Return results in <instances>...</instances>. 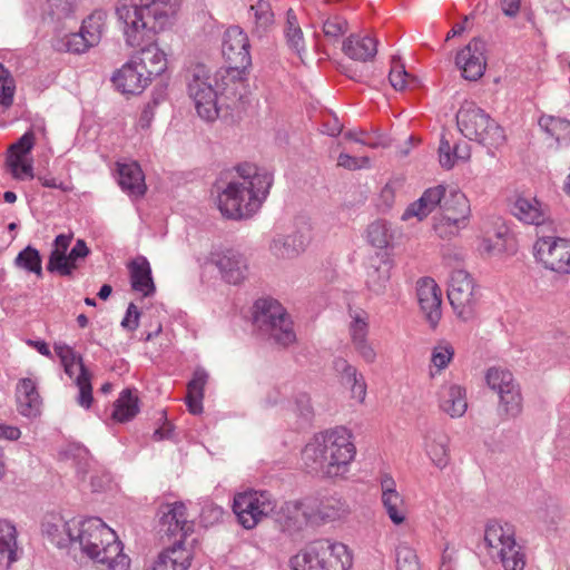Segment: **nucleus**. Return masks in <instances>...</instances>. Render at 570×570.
I'll use <instances>...</instances> for the list:
<instances>
[{"mask_svg": "<svg viewBox=\"0 0 570 570\" xmlns=\"http://www.w3.org/2000/svg\"><path fill=\"white\" fill-rule=\"evenodd\" d=\"M247 35L237 26L229 27L223 38L222 52L228 67L214 75L205 65L189 71L188 92L200 118L214 121L222 108L233 109L246 94L245 71L252 65Z\"/></svg>", "mask_w": 570, "mask_h": 570, "instance_id": "1", "label": "nucleus"}, {"mask_svg": "<svg viewBox=\"0 0 570 570\" xmlns=\"http://www.w3.org/2000/svg\"><path fill=\"white\" fill-rule=\"evenodd\" d=\"M272 184L273 176L267 170L250 164L240 165L235 176L217 185L218 209L226 218H250L266 199Z\"/></svg>", "mask_w": 570, "mask_h": 570, "instance_id": "2", "label": "nucleus"}, {"mask_svg": "<svg viewBox=\"0 0 570 570\" xmlns=\"http://www.w3.org/2000/svg\"><path fill=\"white\" fill-rule=\"evenodd\" d=\"M176 0H118L116 16L127 46L136 48L171 24Z\"/></svg>", "mask_w": 570, "mask_h": 570, "instance_id": "3", "label": "nucleus"}, {"mask_svg": "<svg viewBox=\"0 0 570 570\" xmlns=\"http://www.w3.org/2000/svg\"><path fill=\"white\" fill-rule=\"evenodd\" d=\"M356 450L351 433L343 426L316 434L302 453L304 464L314 472L334 478L344 474Z\"/></svg>", "mask_w": 570, "mask_h": 570, "instance_id": "4", "label": "nucleus"}, {"mask_svg": "<svg viewBox=\"0 0 570 570\" xmlns=\"http://www.w3.org/2000/svg\"><path fill=\"white\" fill-rule=\"evenodd\" d=\"M80 551L105 570H128L130 559L116 532L99 518L82 520L77 533L76 551Z\"/></svg>", "mask_w": 570, "mask_h": 570, "instance_id": "5", "label": "nucleus"}, {"mask_svg": "<svg viewBox=\"0 0 570 570\" xmlns=\"http://www.w3.org/2000/svg\"><path fill=\"white\" fill-rule=\"evenodd\" d=\"M291 564L294 570H347L352 557L344 543L321 539L295 554Z\"/></svg>", "mask_w": 570, "mask_h": 570, "instance_id": "6", "label": "nucleus"}, {"mask_svg": "<svg viewBox=\"0 0 570 570\" xmlns=\"http://www.w3.org/2000/svg\"><path fill=\"white\" fill-rule=\"evenodd\" d=\"M456 124L462 135L487 148H498L505 140L503 129L483 109L465 102L456 114Z\"/></svg>", "mask_w": 570, "mask_h": 570, "instance_id": "7", "label": "nucleus"}, {"mask_svg": "<svg viewBox=\"0 0 570 570\" xmlns=\"http://www.w3.org/2000/svg\"><path fill=\"white\" fill-rule=\"evenodd\" d=\"M254 325L263 336L281 346L296 341L293 322L284 307L274 299H258L255 303Z\"/></svg>", "mask_w": 570, "mask_h": 570, "instance_id": "8", "label": "nucleus"}, {"mask_svg": "<svg viewBox=\"0 0 570 570\" xmlns=\"http://www.w3.org/2000/svg\"><path fill=\"white\" fill-rule=\"evenodd\" d=\"M276 501L267 491H245L234 498L233 511L245 529L255 528L264 518L271 515Z\"/></svg>", "mask_w": 570, "mask_h": 570, "instance_id": "9", "label": "nucleus"}, {"mask_svg": "<svg viewBox=\"0 0 570 570\" xmlns=\"http://www.w3.org/2000/svg\"><path fill=\"white\" fill-rule=\"evenodd\" d=\"M448 297L455 315L464 321H471L475 316L479 294L474 279L463 269L451 273L448 288Z\"/></svg>", "mask_w": 570, "mask_h": 570, "instance_id": "10", "label": "nucleus"}, {"mask_svg": "<svg viewBox=\"0 0 570 570\" xmlns=\"http://www.w3.org/2000/svg\"><path fill=\"white\" fill-rule=\"evenodd\" d=\"M535 257L549 269L570 273V239L540 237L534 244Z\"/></svg>", "mask_w": 570, "mask_h": 570, "instance_id": "11", "label": "nucleus"}, {"mask_svg": "<svg viewBox=\"0 0 570 570\" xmlns=\"http://www.w3.org/2000/svg\"><path fill=\"white\" fill-rule=\"evenodd\" d=\"M81 523L82 520L76 518L66 520L59 514H51L43 521L42 532L57 548L76 552L77 533Z\"/></svg>", "mask_w": 570, "mask_h": 570, "instance_id": "12", "label": "nucleus"}, {"mask_svg": "<svg viewBox=\"0 0 570 570\" xmlns=\"http://www.w3.org/2000/svg\"><path fill=\"white\" fill-rule=\"evenodd\" d=\"M417 302L425 321L436 328L442 317V291L434 279L423 277L417 281Z\"/></svg>", "mask_w": 570, "mask_h": 570, "instance_id": "13", "label": "nucleus"}, {"mask_svg": "<svg viewBox=\"0 0 570 570\" xmlns=\"http://www.w3.org/2000/svg\"><path fill=\"white\" fill-rule=\"evenodd\" d=\"M160 518V531L168 537L177 538L174 544L183 546L184 540L194 532L195 523L187 517V509L183 502H174L166 505Z\"/></svg>", "mask_w": 570, "mask_h": 570, "instance_id": "14", "label": "nucleus"}, {"mask_svg": "<svg viewBox=\"0 0 570 570\" xmlns=\"http://www.w3.org/2000/svg\"><path fill=\"white\" fill-rule=\"evenodd\" d=\"M484 50V42L473 39L458 52L455 63L464 79L475 81L483 76L487 67Z\"/></svg>", "mask_w": 570, "mask_h": 570, "instance_id": "15", "label": "nucleus"}, {"mask_svg": "<svg viewBox=\"0 0 570 570\" xmlns=\"http://www.w3.org/2000/svg\"><path fill=\"white\" fill-rule=\"evenodd\" d=\"M306 515L311 523L331 522L348 514V504L337 497L306 499Z\"/></svg>", "mask_w": 570, "mask_h": 570, "instance_id": "16", "label": "nucleus"}, {"mask_svg": "<svg viewBox=\"0 0 570 570\" xmlns=\"http://www.w3.org/2000/svg\"><path fill=\"white\" fill-rule=\"evenodd\" d=\"M309 242L311 233L305 227L287 235H276L269 244V250L276 258L291 259L303 253Z\"/></svg>", "mask_w": 570, "mask_h": 570, "instance_id": "17", "label": "nucleus"}, {"mask_svg": "<svg viewBox=\"0 0 570 570\" xmlns=\"http://www.w3.org/2000/svg\"><path fill=\"white\" fill-rule=\"evenodd\" d=\"M112 81L121 92L138 95L148 86L151 78L131 58L114 75Z\"/></svg>", "mask_w": 570, "mask_h": 570, "instance_id": "18", "label": "nucleus"}, {"mask_svg": "<svg viewBox=\"0 0 570 570\" xmlns=\"http://www.w3.org/2000/svg\"><path fill=\"white\" fill-rule=\"evenodd\" d=\"M222 277L229 284H239L248 275L247 258L239 252L227 249L214 258Z\"/></svg>", "mask_w": 570, "mask_h": 570, "instance_id": "19", "label": "nucleus"}, {"mask_svg": "<svg viewBox=\"0 0 570 570\" xmlns=\"http://www.w3.org/2000/svg\"><path fill=\"white\" fill-rule=\"evenodd\" d=\"M439 407L452 419L461 417L468 410L466 392L461 385L444 383L438 392Z\"/></svg>", "mask_w": 570, "mask_h": 570, "instance_id": "20", "label": "nucleus"}, {"mask_svg": "<svg viewBox=\"0 0 570 570\" xmlns=\"http://www.w3.org/2000/svg\"><path fill=\"white\" fill-rule=\"evenodd\" d=\"M445 187L438 185L428 188L422 196L415 202L411 203L403 212L401 219L406 222L416 218L419 222L425 219L442 202L444 198Z\"/></svg>", "mask_w": 570, "mask_h": 570, "instance_id": "21", "label": "nucleus"}, {"mask_svg": "<svg viewBox=\"0 0 570 570\" xmlns=\"http://www.w3.org/2000/svg\"><path fill=\"white\" fill-rule=\"evenodd\" d=\"M18 412L26 417H36L40 414L41 399L36 382L29 377L22 379L16 390Z\"/></svg>", "mask_w": 570, "mask_h": 570, "instance_id": "22", "label": "nucleus"}, {"mask_svg": "<svg viewBox=\"0 0 570 570\" xmlns=\"http://www.w3.org/2000/svg\"><path fill=\"white\" fill-rule=\"evenodd\" d=\"M512 214L525 224L540 225L547 219V207L535 197L519 195L513 203Z\"/></svg>", "mask_w": 570, "mask_h": 570, "instance_id": "23", "label": "nucleus"}, {"mask_svg": "<svg viewBox=\"0 0 570 570\" xmlns=\"http://www.w3.org/2000/svg\"><path fill=\"white\" fill-rule=\"evenodd\" d=\"M515 540V528L509 522H501L491 520L488 522L484 530V542L489 549V554L494 557V553L504 548L507 544Z\"/></svg>", "mask_w": 570, "mask_h": 570, "instance_id": "24", "label": "nucleus"}, {"mask_svg": "<svg viewBox=\"0 0 570 570\" xmlns=\"http://www.w3.org/2000/svg\"><path fill=\"white\" fill-rule=\"evenodd\" d=\"M424 451L434 466L446 468L450 462L449 436L441 431H429L424 436Z\"/></svg>", "mask_w": 570, "mask_h": 570, "instance_id": "25", "label": "nucleus"}, {"mask_svg": "<svg viewBox=\"0 0 570 570\" xmlns=\"http://www.w3.org/2000/svg\"><path fill=\"white\" fill-rule=\"evenodd\" d=\"M118 183L121 189L131 197H141L147 189L142 170L135 161L118 164Z\"/></svg>", "mask_w": 570, "mask_h": 570, "instance_id": "26", "label": "nucleus"}, {"mask_svg": "<svg viewBox=\"0 0 570 570\" xmlns=\"http://www.w3.org/2000/svg\"><path fill=\"white\" fill-rule=\"evenodd\" d=\"M333 364L335 372L341 376L342 383L350 386L352 397L362 403L366 396V383L363 375L345 358L338 357Z\"/></svg>", "mask_w": 570, "mask_h": 570, "instance_id": "27", "label": "nucleus"}, {"mask_svg": "<svg viewBox=\"0 0 570 570\" xmlns=\"http://www.w3.org/2000/svg\"><path fill=\"white\" fill-rule=\"evenodd\" d=\"M343 52L351 59L366 62L377 52V41L368 36L351 35L343 41Z\"/></svg>", "mask_w": 570, "mask_h": 570, "instance_id": "28", "label": "nucleus"}, {"mask_svg": "<svg viewBox=\"0 0 570 570\" xmlns=\"http://www.w3.org/2000/svg\"><path fill=\"white\" fill-rule=\"evenodd\" d=\"M440 209L441 215L458 218L463 224L468 223L471 214L469 199L462 191L454 188L450 190L445 188Z\"/></svg>", "mask_w": 570, "mask_h": 570, "instance_id": "29", "label": "nucleus"}, {"mask_svg": "<svg viewBox=\"0 0 570 570\" xmlns=\"http://www.w3.org/2000/svg\"><path fill=\"white\" fill-rule=\"evenodd\" d=\"M130 284L134 291L148 297L155 293L149 262L145 257H137L128 265Z\"/></svg>", "mask_w": 570, "mask_h": 570, "instance_id": "30", "label": "nucleus"}, {"mask_svg": "<svg viewBox=\"0 0 570 570\" xmlns=\"http://www.w3.org/2000/svg\"><path fill=\"white\" fill-rule=\"evenodd\" d=\"M141 69L153 79L161 75L167 68V58L165 52L157 45L150 43L132 57Z\"/></svg>", "mask_w": 570, "mask_h": 570, "instance_id": "31", "label": "nucleus"}, {"mask_svg": "<svg viewBox=\"0 0 570 570\" xmlns=\"http://www.w3.org/2000/svg\"><path fill=\"white\" fill-rule=\"evenodd\" d=\"M17 530L8 520L0 519V570H8L16 561Z\"/></svg>", "mask_w": 570, "mask_h": 570, "instance_id": "32", "label": "nucleus"}, {"mask_svg": "<svg viewBox=\"0 0 570 570\" xmlns=\"http://www.w3.org/2000/svg\"><path fill=\"white\" fill-rule=\"evenodd\" d=\"M191 554L180 544L163 551L154 563L153 570H187L190 566Z\"/></svg>", "mask_w": 570, "mask_h": 570, "instance_id": "33", "label": "nucleus"}, {"mask_svg": "<svg viewBox=\"0 0 570 570\" xmlns=\"http://www.w3.org/2000/svg\"><path fill=\"white\" fill-rule=\"evenodd\" d=\"M63 370L70 379H75V383L79 389L78 404L83 409H89L94 401L90 372L85 365H69Z\"/></svg>", "mask_w": 570, "mask_h": 570, "instance_id": "34", "label": "nucleus"}, {"mask_svg": "<svg viewBox=\"0 0 570 570\" xmlns=\"http://www.w3.org/2000/svg\"><path fill=\"white\" fill-rule=\"evenodd\" d=\"M491 558L498 560L504 570H524L527 566L525 549L517 539L504 548L501 547Z\"/></svg>", "mask_w": 570, "mask_h": 570, "instance_id": "35", "label": "nucleus"}, {"mask_svg": "<svg viewBox=\"0 0 570 570\" xmlns=\"http://www.w3.org/2000/svg\"><path fill=\"white\" fill-rule=\"evenodd\" d=\"M208 380V373L204 368H197L187 386L186 403L193 414L203 411L204 387Z\"/></svg>", "mask_w": 570, "mask_h": 570, "instance_id": "36", "label": "nucleus"}, {"mask_svg": "<svg viewBox=\"0 0 570 570\" xmlns=\"http://www.w3.org/2000/svg\"><path fill=\"white\" fill-rule=\"evenodd\" d=\"M539 126L551 138L556 140L557 148L570 144V121L550 115H542L539 118Z\"/></svg>", "mask_w": 570, "mask_h": 570, "instance_id": "37", "label": "nucleus"}, {"mask_svg": "<svg viewBox=\"0 0 570 570\" xmlns=\"http://www.w3.org/2000/svg\"><path fill=\"white\" fill-rule=\"evenodd\" d=\"M139 412V400L130 389L120 392L114 404L111 417L119 423L132 420Z\"/></svg>", "mask_w": 570, "mask_h": 570, "instance_id": "38", "label": "nucleus"}, {"mask_svg": "<svg viewBox=\"0 0 570 570\" xmlns=\"http://www.w3.org/2000/svg\"><path fill=\"white\" fill-rule=\"evenodd\" d=\"M498 413L504 419H514L522 412V394L519 384L498 395Z\"/></svg>", "mask_w": 570, "mask_h": 570, "instance_id": "39", "label": "nucleus"}, {"mask_svg": "<svg viewBox=\"0 0 570 570\" xmlns=\"http://www.w3.org/2000/svg\"><path fill=\"white\" fill-rule=\"evenodd\" d=\"M107 12L104 10H95L86 19H83L80 31L91 41L96 47L101 41L102 35L106 30Z\"/></svg>", "mask_w": 570, "mask_h": 570, "instance_id": "40", "label": "nucleus"}, {"mask_svg": "<svg viewBox=\"0 0 570 570\" xmlns=\"http://www.w3.org/2000/svg\"><path fill=\"white\" fill-rule=\"evenodd\" d=\"M381 501L392 523L400 525L406 521L409 511L405 500L400 492L381 495Z\"/></svg>", "mask_w": 570, "mask_h": 570, "instance_id": "41", "label": "nucleus"}, {"mask_svg": "<svg viewBox=\"0 0 570 570\" xmlns=\"http://www.w3.org/2000/svg\"><path fill=\"white\" fill-rule=\"evenodd\" d=\"M284 33L287 46L301 56L302 52L305 51V40L302 28L293 9H288L286 12V24L284 28Z\"/></svg>", "mask_w": 570, "mask_h": 570, "instance_id": "42", "label": "nucleus"}, {"mask_svg": "<svg viewBox=\"0 0 570 570\" xmlns=\"http://www.w3.org/2000/svg\"><path fill=\"white\" fill-rule=\"evenodd\" d=\"M71 235L60 234L55 238L53 248L49 255L47 269L52 273L55 271H62L68 273L65 266L66 254L71 243Z\"/></svg>", "mask_w": 570, "mask_h": 570, "instance_id": "43", "label": "nucleus"}, {"mask_svg": "<svg viewBox=\"0 0 570 570\" xmlns=\"http://www.w3.org/2000/svg\"><path fill=\"white\" fill-rule=\"evenodd\" d=\"M95 47L91 41L79 30L65 35L57 40L55 48L59 51H66L73 55H81Z\"/></svg>", "mask_w": 570, "mask_h": 570, "instance_id": "44", "label": "nucleus"}, {"mask_svg": "<svg viewBox=\"0 0 570 570\" xmlns=\"http://www.w3.org/2000/svg\"><path fill=\"white\" fill-rule=\"evenodd\" d=\"M488 386L498 395L518 385L513 374L501 367H490L485 375Z\"/></svg>", "mask_w": 570, "mask_h": 570, "instance_id": "45", "label": "nucleus"}, {"mask_svg": "<svg viewBox=\"0 0 570 570\" xmlns=\"http://www.w3.org/2000/svg\"><path fill=\"white\" fill-rule=\"evenodd\" d=\"M254 12V31L258 36L266 33L274 24V13L266 0H258L250 7Z\"/></svg>", "mask_w": 570, "mask_h": 570, "instance_id": "46", "label": "nucleus"}, {"mask_svg": "<svg viewBox=\"0 0 570 570\" xmlns=\"http://www.w3.org/2000/svg\"><path fill=\"white\" fill-rule=\"evenodd\" d=\"M14 265L37 277H42V259L39 250L32 246L23 248L14 258Z\"/></svg>", "mask_w": 570, "mask_h": 570, "instance_id": "47", "label": "nucleus"}, {"mask_svg": "<svg viewBox=\"0 0 570 570\" xmlns=\"http://www.w3.org/2000/svg\"><path fill=\"white\" fill-rule=\"evenodd\" d=\"M393 237L391 225L385 220H375L367 227V239L376 248H386Z\"/></svg>", "mask_w": 570, "mask_h": 570, "instance_id": "48", "label": "nucleus"}, {"mask_svg": "<svg viewBox=\"0 0 570 570\" xmlns=\"http://www.w3.org/2000/svg\"><path fill=\"white\" fill-rule=\"evenodd\" d=\"M396 570H421L416 551L405 541H400L395 547Z\"/></svg>", "mask_w": 570, "mask_h": 570, "instance_id": "49", "label": "nucleus"}, {"mask_svg": "<svg viewBox=\"0 0 570 570\" xmlns=\"http://www.w3.org/2000/svg\"><path fill=\"white\" fill-rule=\"evenodd\" d=\"M391 277L390 266L384 263L380 266H372L367 271L366 286L376 295L383 294Z\"/></svg>", "mask_w": 570, "mask_h": 570, "instance_id": "50", "label": "nucleus"}, {"mask_svg": "<svg viewBox=\"0 0 570 570\" xmlns=\"http://www.w3.org/2000/svg\"><path fill=\"white\" fill-rule=\"evenodd\" d=\"M306 499L303 501L286 502L281 512L286 519L288 525L302 527L305 523H311L309 518L306 515Z\"/></svg>", "mask_w": 570, "mask_h": 570, "instance_id": "51", "label": "nucleus"}, {"mask_svg": "<svg viewBox=\"0 0 570 570\" xmlns=\"http://www.w3.org/2000/svg\"><path fill=\"white\" fill-rule=\"evenodd\" d=\"M466 224L459 222L458 218L438 215L433 218V228L440 238L446 239L456 236Z\"/></svg>", "mask_w": 570, "mask_h": 570, "instance_id": "52", "label": "nucleus"}, {"mask_svg": "<svg viewBox=\"0 0 570 570\" xmlns=\"http://www.w3.org/2000/svg\"><path fill=\"white\" fill-rule=\"evenodd\" d=\"M16 82L10 71L0 63V106L8 109L13 104Z\"/></svg>", "mask_w": 570, "mask_h": 570, "instance_id": "53", "label": "nucleus"}, {"mask_svg": "<svg viewBox=\"0 0 570 570\" xmlns=\"http://www.w3.org/2000/svg\"><path fill=\"white\" fill-rule=\"evenodd\" d=\"M90 250L88 246L86 245L85 240L78 239L75 244V246L71 248L69 254H66V263L65 266L68 269V273H65L62 271H55L53 273H57L60 276H71L75 272V269L78 268V259H83L89 255Z\"/></svg>", "mask_w": 570, "mask_h": 570, "instance_id": "54", "label": "nucleus"}, {"mask_svg": "<svg viewBox=\"0 0 570 570\" xmlns=\"http://www.w3.org/2000/svg\"><path fill=\"white\" fill-rule=\"evenodd\" d=\"M454 348L448 342H441L435 345L431 353V363L436 372L440 373L448 367L450 362L453 360Z\"/></svg>", "mask_w": 570, "mask_h": 570, "instance_id": "55", "label": "nucleus"}, {"mask_svg": "<svg viewBox=\"0 0 570 570\" xmlns=\"http://www.w3.org/2000/svg\"><path fill=\"white\" fill-rule=\"evenodd\" d=\"M347 31L348 23L340 16L330 17L323 22V32L328 40L336 41Z\"/></svg>", "mask_w": 570, "mask_h": 570, "instance_id": "56", "label": "nucleus"}, {"mask_svg": "<svg viewBox=\"0 0 570 570\" xmlns=\"http://www.w3.org/2000/svg\"><path fill=\"white\" fill-rule=\"evenodd\" d=\"M53 348L63 368L69 365H85L81 355L76 353L75 350L66 343L57 342L55 343Z\"/></svg>", "mask_w": 570, "mask_h": 570, "instance_id": "57", "label": "nucleus"}, {"mask_svg": "<svg viewBox=\"0 0 570 570\" xmlns=\"http://www.w3.org/2000/svg\"><path fill=\"white\" fill-rule=\"evenodd\" d=\"M36 137L35 134L29 130L26 131L17 142L11 145L9 149V157L8 158H19L22 159L24 155L31 151V149L35 146Z\"/></svg>", "mask_w": 570, "mask_h": 570, "instance_id": "58", "label": "nucleus"}, {"mask_svg": "<svg viewBox=\"0 0 570 570\" xmlns=\"http://www.w3.org/2000/svg\"><path fill=\"white\" fill-rule=\"evenodd\" d=\"M407 77L409 73L406 72L404 66L400 62L399 59L393 58L389 75L391 86L395 90H403L406 87Z\"/></svg>", "mask_w": 570, "mask_h": 570, "instance_id": "59", "label": "nucleus"}, {"mask_svg": "<svg viewBox=\"0 0 570 570\" xmlns=\"http://www.w3.org/2000/svg\"><path fill=\"white\" fill-rule=\"evenodd\" d=\"M368 324L365 318L356 314L350 325L352 345L367 340Z\"/></svg>", "mask_w": 570, "mask_h": 570, "instance_id": "60", "label": "nucleus"}, {"mask_svg": "<svg viewBox=\"0 0 570 570\" xmlns=\"http://www.w3.org/2000/svg\"><path fill=\"white\" fill-rule=\"evenodd\" d=\"M8 166L16 179L33 178V168L31 163L19 158H8Z\"/></svg>", "mask_w": 570, "mask_h": 570, "instance_id": "61", "label": "nucleus"}, {"mask_svg": "<svg viewBox=\"0 0 570 570\" xmlns=\"http://www.w3.org/2000/svg\"><path fill=\"white\" fill-rule=\"evenodd\" d=\"M337 165L348 170H358L370 167V158L366 156L355 157L346 153H341L337 157Z\"/></svg>", "mask_w": 570, "mask_h": 570, "instance_id": "62", "label": "nucleus"}, {"mask_svg": "<svg viewBox=\"0 0 570 570\" xmlns=\"http://www.w3.org/2000/svg\"><path fill=\"white\" fill-rule=\"evenodd\" d=\"M403 181L402 179H391L389 180L385 186L382 188L380 193V199L384 204L386 208H390L395 199L396 191L402 187Z\"/></svg>", "mask_w": 570, "mask_h": 570, "instance_id": "63", "label": "nucleus"}, {"mask_svg": "<svg viewBox=\"0 0 570 570\" xmlns=\"http://www.w3.org/2000/svg\"><path fill=\"white\" fill-rule=\"evenodd\" d=\"M439 160L443 168L451 169L455 165L453 146L444 138H441L439 146Z\"/></svg>", "mask_w": 570, "mask_h": 570, "instance_id": "64", "label": "nucleus"}]
</instances>
